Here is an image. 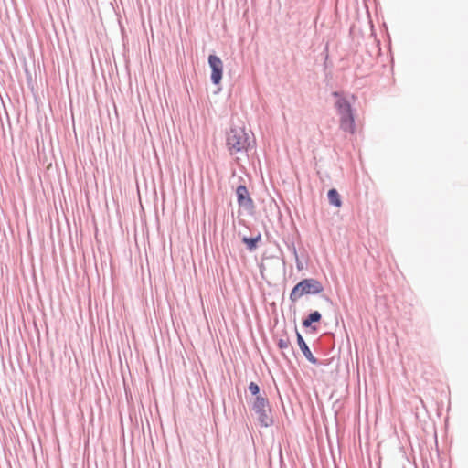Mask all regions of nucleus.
Here are the masks:
<instances>
[{
    "mask_svg": "<svg viewBox=\"0 0 468 468\" xmlns=\"http://www.w3.org/2000/svg\"><path fill=\"white\" fill-rule=\"evenodd\" d=\"M333 95L337 98L335 107L339 115L340 129L346 133H355V114L350 102L346 98L340 96L338 92H334Z\"/></svg>",
    "mask_w": 468,
    "mask_h": 468,
    "instance_id": "obj_1",
    "label": "nucleus"
},
{
    "mask_svg": "<svg viewBox=\"0 0 468 468\" xmlns=\"http://www.w3.org/2000/svg\"><path fill=\"white\" fill-rule=\"evenodd\" d=\"M251 140L243 128H232L227 136V147L230 154L247 152Z\"/></svg>",
    "mask_w": 468,
    "mask_h": 468,
    "instance_id": "obj_2",
    "label": "nucleus"
},
{
    "mask_svg": "<svg viewBox=\"0 0 468 468\" xmlns=\"http://www.w3.org/2000/svg\"><path fill=\"white\" fill-rule=\"evenodd\" d=\"M323 291L322 284L315 279H304L297 283L290 293L292 302L298 301L303 295L319 293Z\"/></svg>",
    "mask_w": 468,
    "mask_h": 468,
    "instance_id": "obj_3",
    "label": "nucleus"
},
{
    "mask_svg": "<svg viewBox=\"0 0 468 468\" xmlns=\"http://www.w3.org/2000/svg\"><path fill=\"white\" fill-rule=\"evenodd\" d=\"M252 409L257 414L258 420L262 426L268 427L271 423V420L269 416V402L265 398L257 396L253 402Z\"/></svg>",
    "mask_w": 468,
    "mask_h": 468,
    "instance_id": "obj_4",
    "label": "nucleus"
},
{
    "mask_svg": "<svg viewBox=\"0 0 468 468\" xmlns=\"http://www.w3.org/2000/svg\"><path fill=\"white\" fill-rule=\"evenodd\" d=\"M208 64L211 69V81L218 85L220 83L223 76V62L216 55H209Z\"/></svg>",
    "mask_w": 468,
    "mask_h": 468,
    "instance_id": "obj_5",
    "label": "nucleus"
},
{
    "mask_svg": "<svg viewBox=\"0 0 468 468\" xmlns=\"http://www.w3.org/2000/svg\"><path fill=\"white\" fill-rule=\"evenodd\" d=\"M237 200L240 207H252L253 202L245 186H239L236 190Z\"/></svg>",
    "mask_w": 468,
    "mask_h": 468,
    "instance_id": "obj_6",
    "label": "nucleus"
},
{
    "mask_svg": "<svg viewBox=\"0 0 468 468\" xmlns=\"http://www.w3.org/2000/svg\"><path fill=\"white\" fill-rule=\"evenodd\" d=\"M297 341H298L299 347H300L301 351L303 353L306 359L308 361H310L311 363L315 364L317 362L316 358L313 356L307 344L305 343L303 336L299 333H297Z\"/></svg>",
    "mask_w": 468,
    "mask_h": 468,
    "instance_id": "obj_7",
    "label": "nucleus"
},
{
    "mask_svg": "<svg viewBox=\"0 0 468 468\" xmlns=\"http://www.w3.org/2000/svg\"><path fill=\"white\" fill-rule=\"evenodd\" d=\"M328 199L330 204L334 205L336 207H340L342 206L340 195L335 189H330L328 191Z\"/></svg>",
    "mask_w": 468,
    "mask_h": 468,
    "instance_id": "obj_8",
    "label": "nucleus"
},
{
    "mask_svg": "<svg viewBox=\"0 0 468 468\" xmlns=\"http://www.w3.org/2000/svg\"><path fill=\"white\" fill-rule=\"evenodd\" d=\"M321 319V314L319 312L314 311L309 314V316L303 321V325L304 327H309L313 323L319 322Z\"/></svg>",
    "mask_w": 468,
    "mask_h": 468,
    "instance_id": "obj_9",
    "label": "nucleus"
},
{
    "mask_svg": "<svg viewBox=\"0 0 468 468\" xmlns=\"http://www.w3.org/2000/svg\"><path fill=\"white\" fill-rule=\"evenodd\" d=\"M261 237L258 236L257 238H247L244 237L242 239V241L247 245L248 249L252 250L256 248L258 241L260 240Z\"/></svg>",
    "mask_w": 468,
    "mask_h": 468,
    "instance_id": "obj_10",
    "label": "nucleus"
},
{
    "mask_svg": "<svg viewBox=\"0 0 468 468\" xmlns=\"http://www.w3.org/2000/svg\"><path fill=\"white\" fill-rule=\"evenodd\" d=\"M249 390L250 391L251 394L257 395L260 391V388L256 383L250 382L249 385Z\"/></svg>",
    "mask_w": 468,
    "mask_h": 468,
    "instance_id": "obj_11",
    "label": "nucleus"
}]
</instances>
